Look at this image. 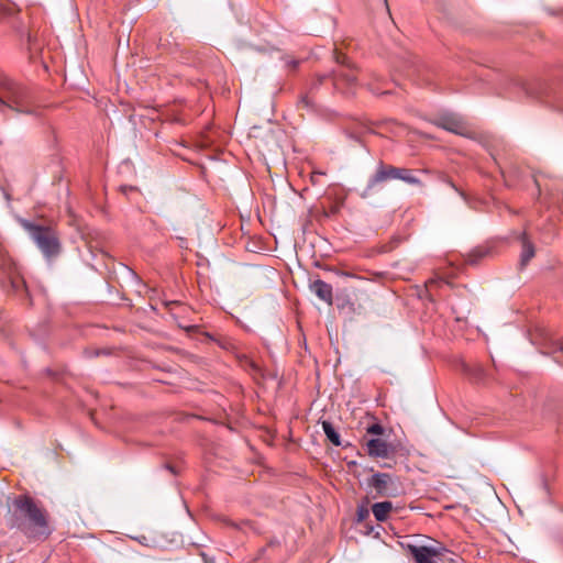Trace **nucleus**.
<instances>
[{
  "instance_id": "obj_15",
  "label": "nucleus",
  "mask_w": 563,
  "mask_h": 563,
  "mask_svg": "<svg viewBox=\"0 0 563 563\" xmlns=\"http://www.w3.org/2000/svg\"><path fill=\"white\" fill-rule=\"evenodd\" d=\"M322 430L327 437V439L335 446H341V437L340 433L335 430L333 424L330 421H322Z\"/></svg>"
},
{
  "instance_id": "obj_17",
  "label": "nucleus",
  "mask_w": 563,
  "mask_h": 563,
  "mask_svg": "<svg viewBox=\"0 0 563 563\" xmlns=\"http://www.w3.org/2000/svg\"><path fill=\"white\" fill-rule=\"evenodd\" d=\"M397 180H402L410 185H420L421 181L418 177L412 174L411 169L397 167Z\"/></svg>"
},
{
  "instance_id": "obj_13",
  "label": "nucleus",
  "mask_w": 563,
  "mask_h": 563,
  "mask_svg": "<svg viewBox=\"0 0 563 563\" xmlns=\"http://www.w3.org/2000/svg\"><path fill=\"white\" fill-rule=\"evenodd\" d=\"M13 23H14V27H15L16 32L20 34V36L26 38L29 46L30 47L35 46L36 42H37V36L33 32V30L26 25V23L22 20V18L16 16L14 19Z\"/></svg>"
},
{
  "instance_id": "obj_5",
  "label": "nucleus",
  "mask_w": 563,
  "mask_h": 563,
  "mask_svg": "<svg viewBox=\"0 0 563 563\" xmlns=\"http://www.w3.org/2000/svg\"><path fill=\"white\" fill-rule=\"evenodd\" d=\"M400 545L415 563H442L443 558L449 553V550L438 542L432 545L400 542Z\"/></svg>"
},
{
  "instance_id": "obj_16",
  "label": "nucleus",
  "mask_w": 563,
  "mask_h": 563,
  "mask_svg": "<svg viewBox=\"0 0 563 563\" xmlns=\"http://www.w3.org/2000/svg\"><path fill=\"white\" fill-rule=\"evenodd\" d=\"M464 371L466 374H468L475 382L477 383H485L488 378V374L485 371V368L482 365H474V366H464Z\"/></svg>"
},
{
  "instance_id": "obj_35",
  "label": "nucleus",
  "mask_w": 563,
  "mask_h": 563,
  "mask_svg": "<svg viewBox=\"0 0 563 563\" xmlns=\"http://www.w3.org/2000/svg\"><path fill=\"white\" fill-rule=\"evenodd\" d=\"M205 561H206L207 563H210V562H209V559H207V558L205 559Z\"/></svg>"
},
{
  "instance_id": "obj_10",
  "label": "nucleus",
  "mask_w": 563,
  "mask_h": 563,
  "mask_svg": "<svg viewBox=\"0 0 563 563\" xmlns=\"http://www.w3.org/2000/svg\"><path fill=\"white\" fill-rule=\"evenodd\" d=\"M522 89L527 96L545 101L551 97V88L542 81L523 84Z\"/></svg>"
},
{
  "instance_id": "obj_34",
  "label": "nucleus",
  "mask_w": 563,
  "mask_h": 563,
  "mask_svg": "<svg viewBox=\"0 0 563 563\" xmlns=\"http://www.w3.org/2000/svg\"><path fill=\"white\" fill-rule=\"evenodd\" d=\"M205 561H206L207 563H210V562H209V559H207V558L205 559Z\"/></svg>"
},
{
  "instance_id": "obj_6",
  "label": "nucleus",
  "mask_w": 563,
  "mask_h": 563,
  "mask_svg": "<svg viewBox=\"0 0 563 563\" xmlns=\"http://www.w3.org/2000/svg\"><path fill=\"white\" fill-rule=\"evenodd\" d=\"M397 167L393 165L385 164L380 161L377 165L376 172L369 177L366 187L360 194L363 199L368 198L376 188L386 181L397 180Z\"/></svg>"
},
{
  "instance_id": "obj_2",
  "label": "nucleus",
  "mask_w": 563,
  "mask_h": 563,
  "mask_svg": "<svg viewBox=\"0 0 563 563\" xmlns=\"http://www.w3.org/2000/svg\"><path fill=\"white\" fill-rule=\"evenodd\" d=\"M335 62L339 64L338 69L328 74H318L309 82L307 90L301 95L298 101V108L307 110H316L313 96L318 90L329 84L334 91L342 93H351L357 86L354 64L344 55L335 53Z\"/></svg>"
},
{
  "instance_id": "obj_9",
  "label": "nucleus",
  "mask_w": 563,
  "mask_h": 563,
  "mask_svg": "<svg viewBox=\"0 0 563 563\" xmlns=\"http://www.w3.org/2000/svg\"><path fill=\"white\" fill-rule=\"evenodd\" d=\"M309 289L313 292L320 300L324 301L328 305L333 303V288L330 284L325 283L322 279H314L310 283Z\"/></svg>"
},
{
  "instance_id": "obj_32",
  "label": "nucleus",
  "mask_w": 563,
  "mask_h": 563,
  "mask_svg": "<svg viewBox=\"0 0 563 563\" xmlns=\"http://www.w3.org/2000/svg\"><path fill=\"white\" fill-rule=\"evenodd\" d=\"M166 468H168L172 473H175L174 467L170 465H166Z\"/></svg>"
},
{
  "instance_id": "obj_14",
  "label": "nucleus",
  "mask_w": 563,
  "mask_h": 563,
  "mask_svg": "<svg viewBox=\"0 0 563 563\" xmlns=\"http://www.w3.org/2000/svg\"><path fill=\"white\" fill-rule=\"evenodd\" d=\"M393 510L391 501H379L372 506V512L377 521H385L388 514Z\"/></svg>"
},
{
  "instance_id": "obj_25",
  "label": "nucleus",
  "mask_w": 563,
  "mask_h": 563,
  "mask_svg": "<svg viewBox=\"0 0 563 563\" xmlns=\"http://www.w3.org/2000/svg\"><path fill=\"white\" fill-rule=\"evenodd\" d=\"M298 65H299V60H297V59H287L286 60V66L291 70L296 69L298 67Z\"/></svg>"
},
{
  "instance_id": "obj_1",
  "label": "nucleus",
  "mask_w": 563,
  "mask_h": 563,
  "mask_svg": "<svg viewBox=\"0 0 563 563\" xmlns=\"http://www.w3.org/2000/svg\"><path fill=\"white\" fill-rule=\"evenodd\" d=\"M5 523L30 540L44 541L53 533L47 510L30 495H19L7 501Z\"/></svg>"
},
{
  "instance_id": "obj_21",
  "label": "nucleus",
  "mask_w": 563,
  "mask_h": 563,
  "mask_svg": "<svg viewBox=\"0 0 563 563\" xmlns=\"http://www.w3.org/2000/svg\"><path fill=\"white\" fill-rule=\"evenodd\" d=\"M383 432H384V428L379 423H373L372 426H369L367 428V433H369V434L380 435V434H383Z\"/></svg>"
},
{
  "instance_id": "obj_26",
  "label": "nucleus",
  "mask_w": 563,
  "mask_h": 563,
  "mask_svg": "<svg viewBox=\"0 0 563 563\" xmlns=\"http://www.w3.org/2000/svg\"><path fill=\"white\" fill-rule=\"evenodd\" d=\"M246 364L252 368V371H253L254 373H256V374H260V373H261V368H260V366H258L255 362H253V361H251V360H247V361H246Z\"/></svg>"
},
{
  "instance_id": "obj_23",
  "label": "nucleus",
  "mask_w": 563,
  "mask_h": 563,
  "mask_svg": "<svg viewBox=\"0 0 563 563\" xmlns=\"http://www.w3.org/2000/svg\"><path fill=\"white\" fill-rule=\"evenodd\" d=\"M285 542H286V540L284 537L283 538L273 537L268 542V547H271V548L280 547Z\"/></svg>"
},
{
  "instance_id": "obj_7",
  "label": "nucleus",
  "mask_w": 563,
  "mask_h": 563,
  "mask_svg": "<svg viewBox=\"0 0 563 563\" xmlns=\"http://www.w3.org/2000/svg\"><path fill=\"white\" fill-rule=\"evenodd\" d=\"M367 484L375 489L376 495L379 497L395 496L394 489L391 488L394 485V477L388 473L373 474V476L367 481Z\"/></svg>"
},
{
  "instance_id": "obj_8",
  "label": "nucleus",
  "mask_w": 563,
  "mask_h": 563,
  "mask_svg": "<svg viewBox=\"0 0 563 563\" xmlns=\"http://www.w3.org/2000/svg\"><path fill=\"white\" fill-rule=\"evenodd\" d=\"M434 124L445 131L451 133L463 135L466 128L464 121L461 117L455 113H444L441 114L435 121Z\"/></svg>"
},
{
  "instance_id": "obj_31",
  "label": "nucleus",
  "mask_w": 563,
  "mask_h": 563,
  "mask_svg": "<svg viewBox=\"0 0 563 563\" xmlns=\"http://www.w3.org/2000/svg\"><path fill=\"white\" fill-rule=\"evenodd\" d=\"M121 190H122L124 194H126L129 190H133V187H131V186H130V187H128V186H122V187H121Z\"/></svg>"
},
{
  "instance_id": "obj_24",
  "label": "nucleus",
  "mask_w": 563,
  "mask_h": 563,
  "mask_svg": "<svg viewBox=\"0 0 563 563\" xmlns=\"http://www.w3.org/2000/svg\"><path fill=\"white\" fill-rule=\"evenodd\" d=\"M445 183H446V184H448L452 189H454L456 192H459V195H460L462 198L466 199L465 194H464L462 190H460V189L454 185V183H453L452 180L446 179V180H445Z\"/></svg>"
},
{
  "instance_id": "obj_12",
  "label": "nucleus",
  "mask_w": 563,
  "mask_h": 563,
  "mask_svg": "<svg viewBox=\"0 0 563 563\" xmlns=\"http://www.w3.org/2000/svg\"><path fill=\"white\" fill-rule=\"evenodd\" d=\"M519 240L521 242L520 267L523 268L534 256L536 249L526 232L520 233Z\"/></svg>"
},
{
  "instance_id": "obj_29",
  "label": "nucleus",
  "mask_w": 563,
  "mask_h": 563,
  "mask_svg": "<svg viewBox=\"0 0 563 563\" xmlns=\"http://www.w3.org/2000/svg\"><path fill=\"white\" fill-rule=\"evenodd\" d=\"M441 283H443L442 279H430L428 283H427V287L428 288H431L433 286H437V285H440Z\"/></svg>"
},
{
  "instance_id": "obj_33",
  "label": "nucleus",
  "mask_w": 563,
  "mask_h": 563,
  "mask_svg": "<svg viewBox=\"0 0 563 563\" xmlns=\"http://www.w3.org/2000/svg\"><path fill=\"white\" fill-rule=\"evenodd\" d=\"M313 175H323V173L319 172V173H314Z\"/></svg>"
},
{
  "instance_id": "obj_28",
  "label": "nucleus",
  "mask_w": 563,
  "mask_h": 563,
  "mask_svg": "<svg viewBox=\"0 0 563 563\" xmlns=\"http://www.w3.org/2000/svg\"><path fill=\"white\" fill-rule=\"evenodd\" d=\"M12 286H13V288H15L18 290V289H20V287H24L25 283L22 279H16V280H12Z\"/></svg>"
},
{
  "instance_id": "obj_19",
  "label": "nucleus",
  "mask_w": 563,
  "mask_h": 563,
  "mask_svg": "<svg viewBox=\"0 0 563 563\" xmlns=\"http://www.w3.org/2000/svg\"><path fill=\"white\" fill-rule=\"evenodd\" d=\"M401 242V239L399 236L393 238L388 243L384 244L382 246L383 252H391L394 249L398 246V244Z\"/></svg>"
},
{
  "instance_id": "obj_3",
  "label": "nucleus",
  "mask_w": 563,
  "mask_h": 563,
  "mask_svg": "<svg viewBox=\"0 0 563 563\" xmlns=\"http://www.w3.org/2000/svg\"><path fill=\"white\" fill-rule=\"evenodd\" d=\"M38 114V106L32 90L24 84L0 73V113Z\"/></svg>"
},
{
  "instance_id": "obj_22",
  "label": "nucleus",
  "mask_w": 563,
  "mask_h": 563,
  "mask_svg": "<svg viewBox=\"0 0 563 563\" xmlns=\"http://www.w3.org/2000/svg\"><path fill=\"white\" fill-rule=\"evenodd\" d=\"M368 517V509L365 506L357 508V521H363Z\"/></svg>"
},
{
  "instance_id": "obj_11",
  "label": "nucleus",
  "mask_w": 563,
  "mask_h": 563,
  "mask_svg": "<svg viewBox=\"0 0 563 563\" xmlns=\"http://www.w3.org/2000/svg\"><path fill=\"white\" fill-rule=\"evenodd\" d=\"M366 451L369 456L385 459L389 456L391 448L386 441L373 438L366 441Z\"/></svg>"
},
{
  "instance_id": "obj_30",
  "label": "nucleus",
  "mask_w": 563,
  "mask_h": 563,
  "mask_svg": "<svg viewBox=\"0 0 563 563\" xmlns=\"http://www.w3.org/2000/svg\"><path fill=\"white\" fill-rule=\"evenodd\" d=\"M347 137L351 139L354 142H357V143L362 142L360 136L357 134L353 133V132H349L347 133Z\"/></svg>"
},
{
  "instance_id": "obj_18",
  "label": "nucleus",
  "mask_w": 563,
  "mask_h": 563,
  "mask_svg": "<svg viewBox=\"0 0 563 563\" xmlns=\"http://www.w3.org/2000/svg\"><path fill=\"white\" fill-rule=\"evenodd\" d=\"M489 253V250L486 247H477L473 250L467 257V263L475 265L478 263V261L483 257H485Z\"/></svg>"
},
{
  "instance_id": "obj_27",
  "label": "nucleus",
  "mask_w": 563,
  "mask_h": 563,
  "mask_svg": "<svg viewBox=\"0 0 563 563\" xmlns=\"http://www.w3.org/2000/svg\"><path fill=\"white\" fill-rule=\"evenodd\" d=\"M111 353L110 350H106V349H99V350H95L92 355L93 356H99V355H109Z\"/></svg>"
},
{
  "instance_id": "obj_4",
  "label": "nucleus",
  "mask_w": 563,
  "mask_h": 563,
  "mask_svg": "<svg viewBox=\"0 0 563 563\" xmlns=\"http://www.w3.org/2000/svg\"><path fill=\"white\" fill-rule=\"evenodd\" d=\"M20 223L45 256L51 257L59 253L60 243L55 230L25 219H20Z\"/></svg>"
},
{
  "instance_id": "obj_20",
  "label": "nucleus",
  "mask_w": 563,
  "mask_h": 563,
  "mask_svg": "<svg viewBox=\"0 0 563 563\" xmlns=\"http://www.w3.org/2000/svg\"><path fill=\"white\" fill-rule=\"evenodd\" d=\"M551 351L552 353L562 352L563 351V341L561 339L551 340Z\"/></svg>"
}]
</instances>
